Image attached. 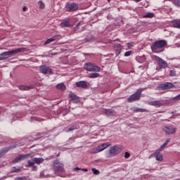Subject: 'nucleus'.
Listing matches in <instances>:
<instances>
[{
    "mask_svg": "<svg viewBox=\"0 0 180 180\" xmlns=\"http://www.w3.org/2000/svg\"><path fill=\"white\" fill-rule=\"evenodd\" d=\"M167 46V41L164 39H161L159 41H156L151 46L150 49L153 53H162L164 50H161V49H164ZM158 50H161L158 51Z\"/></svg>",
    "mask_w": 180,
    "mask_h": 180,
    "instance_id": "f257e3e1",
    "label": "nucleus"
},
{
    "mask_svg": "<svg viewBox=\"0 0 180 180\" xmlns=\"http://www.w3.org/2000/svg\"><path fill=\"white\" fill-rule=\"evenodd\" d=\"M25 51H26V48H18L14 50L3 52L1 53V56L4 60H6L10 56H13V54H18V53H23Z\"/></svg>",
    "mask_w": 180,
    "mask_h": 180,
    "instance_id": "f03ea898",
    "label": "nucleus"
},
{
    "mask_svg": "<svg viewBox=\"0 0 180 180\" xmlns=\"http://www.w3.org/2000/svg\"><path fill=\"white\" fill-rule=\"evenodd\" d=\"M123 149L119 146H114L110 148L109 153L106 155L107 158H110V157H115L117 154H120Z\"/></svg>",
    "mask_w": 180,
    "mask_h": 180,
    "instance_id": "7ed1b4c3",
    "label": "nucleus"
},
{
    "mask_svg": "<svg viewBox=\"0 0 180 180\" xmlns=\"http://www.w3.org/2000/svg\"><path fill=\"white\" fill-rule=\"evenodd\" d=\"M84 69L90 72H99V71H101V68H99V66L89 62L84 64Z\"/></svg>",
    "mask_w": 180,
    "mask_h": 180,
    "instance_id": "20e7f679",
    "label": "nucleus"
},
{
    "mask_svg": "<svg viewBox=\"0 0 180 180\" xmlns=\"http://www.w3.org/2000/svg\"><path fill=\"white\" fill-rule=\"evenodd\" d=\"M141 92H143V89H138L135 94L128 98V102L131 103V102H135V101H139L140 98H141Z\"/></svg>",
    "mask_w": 180,
    "mask_h": 180,
    "instance_id": "39448f33",
    "label": "nucleus"
},
{
    "mask_svg": "<svg viewBox=\"0 0 180 180\" xmlns=\"http://www.w3.org/2000/svg\"><path fill=\"white\" fill-rule=\"evenodd\" d=\"M44 162V158H34L30 160H27L28 167H33L34 169H36L34 164L40 165L41 162Z\"/></svg>",
    "mask_w": 180,
    "mask_h": 180,
    "instance_id": "423d86ee",
    "label": "nucleus"
},
{
    "mask_svg": "<svg viewBox=\"0 0 180 180\" xmlns=\"http://www.w3.org/2000/svg\"><path fill=\"white\" fill-rule=\"evenodd\" d=\"M52 168L55 172H64V165L58 160H55L53 162Z\"/></svg>",
    "mask_w": 180,
    "mask_h": 180,
    "instance_id": "0eeeda50",
    "label": "nucleus"
},
{
    "mask_svg": "<svg viewBox=\"0 0 180 180\" xmlns=\"http://www.w3.org/2000/svg\"><path fill=\"white\" fill-rule=\"evenodd\" d=\"M159 91H166L167 89H171L172 88H175V84L171 82H166L165 84H162L158 86Z\"/></svg>",
    "mask_w": 180,
    "mask_h": 180,
    "instance_id": "6e6552de",
    "label": "nucleus"
},
{
    "mask_svg": "<svg viewBox=\"0 0 180 180\" xmlns=\"http://www.w3.org/2000/svg\"><path fill=\"white\" fill-rule=\"evenodd\" d=\"M155 60H156L160 68H162V69L168 68V63H167V61H165L164 59L158 56H155Z\"/></svg>",
    "mask_w": 180,
    "mask_h": 180,
    "instance_id": "1a4fd4ad",
    "label": "nucleus"
},
{
    "mask_svg": "<svg viewBox=\"0 0 180 180\" xmlns=\"http://www.w3.org/2000/svg\"><path fill=\"white\" fill-rule=\"evenodd\" d=\"M162 130L163 131H165L167 136H169V134H174V133H176V129L171 126H169V127L163 126Z\"/></svg>",
    "mask_w": 180,
    "mask_h": 180,
    "instance_id": "9d476101",
    "label": "nucleus"
},
{
    "mask_svg": "<svg viewBox=\"0 0 180 180\" xmlns=\"http://www.w3.org/2000/svg\"><path fill=\"white\" fill-rule=\"evenodd\" d=\"M148 105H150V106H155L156 108H160V106H164V105H165V101L155 100L153 101H149Z\"/></svg>",
    "mask_w": 180,
    "mask_h": 180,
    "instance_id": "9b49d317",
    "label": "nucleus"
},
{
    "mask_svg": "<svg viewBox=\"0 0 180 180\" xmlns=\"http://www.w3.org/2000/svg\"><path fill=\"white\" fill-rule=\"evenodd\" d=\"M29 157H32V153L20 155L13 160V162L15 164V162H19V161H23V160H26V158H29Z\"/></svg>",
    "mask_w": 180,
    "mask_h": 180,
    "instance_id": "f8f14e48",
    "label": "nucleus"
},
{
    "mask_svg": "<svg viewBox=\"0 0 180 180\" xmlns=\"http://www.w3.org/2000/svg\"><path fill=\"white\" fill-rule=\"evenodd\" d=\"M65 8L67 12H75V11H78V4L77 3H72L68 4Z\"/></svg>",
    "mask_w": 180,
    "mask_h": 180,
    "instance_id": "ddd939ff",
    "label": "nucleus"
},
{
    "mask_svg": "<svg viewBox=\"0 0 180 180\" xmlns=\"http://www.w3.org/2000/svg\"><path fill=\"white\" fill-rule=\"evenodd\" d=\"M39 72H41V74H44V75H46L47 72L51 75L53 74V70L46 65H41L39 67Z\"/></svg>",
    "mask_w": 180,
    "mask_h": 180,
    "instance_id": "4468645a",
    "label": "nucleus"
},
{
    "mask_svg": "<svg viewBox=\"0 0 180 180\" xmlns=\"http://www.w3.org/2000/svg\"><path fill=\"white\" fill-rule=\"evenodd\" d=\"M160 151H161V150H156L154 153L150 155V157H155L156 161L161 162V161H162V153H160Z\"/></svg>",
    "mask_w": 180,
    "mask_h": 180,
    "instance_id": "2eb2a0df",
    "label": "nucleus"
},
{
    "mask_svg": "<svg viewBox=\"0 0 180 180\" xmlns=\"http://www.w3.org/2000/svg\"><path fill=\"white\" fill-rule=\"evenodd\" d=\"M110 146L108 143H103L98 146V148L96 149V150L94 152V154H97V153H101V151H103L105 148H108Z\"/></svg>",
    "mask_w": 180,
    "mask_h": 180,
    "instance_id": "dca6fc26",
    "label": "nucleus"
},
{
    "mask_svg": "<svg viewBox=\"0 0 180 180\" xmlns=\"http://www.w3.org/2000/svg\"><path fill=\"white\" fill-rule=\"evenodd\" d=\"M76 86L77 88H83V89H86V88H88V83L86 81H79L76 82Z\"/></svg>",
    "mask_w": 180,
    "mask_h": 180,
    "instance_id": "f3484780",
    "label": "nucleus"
},
{
    "mask_svg": "<svg viewBox=\"0 0 180 180\" xmlns=\"http://www.w3.org/2000/svg\"><path fill=\"white\" fill-rule=\"evenodd\" d=\"M122 49H123V47L122 46V45H120V44H117L114 46V49L116 53V56H119V54L122 53Z\"/></svg>",
    "mask_w": 180,
    "mask_h": 180,
    "instance_id": "a211bd4d",
    "label": "nucleus"
},
{
    "mask_svg": "<svg viewBox=\"0 0 180 180\" xmlns=\"http://www.w3.org/2000/svg\"><path fill=\"white\" fill-rule=\"evenodd\" d=\"M69 98L70 99H71V101H73V102H75V103H77V102H79V97L74 94V93L72 92L70 93Z\"/></svg>",
    "mask_w": 180,
    "mask_h": 180,
    "instance_id": "6ab92c4d",
    "label": "nucleus"
},
{
    "mask_svg": "<svg viewBox=\"0 0 180 180\" xmlns=\"http://www.w3.org/2000/svg\"><path fill=\"white\" fill-rule=\"evenodd\" d=\"M34 85H30V86H25V85H22L19 86V89L20 91H30V89H33V88H34Z\"/></svg>",
    "mask_w": 180,
    "mask_h": 180,
    "instance_id": "aec40b11",
    "label": "nucleus"
},
{
    "mask_svg": "<svg viewBox=\"0 0 180 180\" xmlns=\"http://www.w3.org/2000/svg\"><path fill=\"white\" fill-rule=\"evenodd\" d=\"M84 40H85V41H86V42L94 41H95V37H94V35H92V34L89 33V34H87V35L86 36Z\"/></svg>",
    "mask_w": 180,
    "mask_h": 180,
    "instance_id": "412c9836",
    "label": "nucleus"
},
{
    "mask_svg": "<svg viewBox=\"0 0 180 180\" xmlns=\"http://www.w3.org/2000/svg\"><path fill=\"white\" fill-rule=\"evenodd\" d=\"M16 146H13V147H10V148H4L0 150V157H4V154H6V153H8V151H9V150H11V148H15Z\"/></svg>",
    "mask_w": 180,
    "mask_h": 180,
    "instance_id": "4be33fe9",
    "label": "nucleus"
},
{
    "mask_svg": "<svg viewBox=\"0 0 180 180\" xmlns=\"http://www.w3.org/2000/svg\"><path fill=\"white\" fill-rule=\"evenodd\" d=\"M60 26L61 27H70V26H71V25L70 24V19L66 18L65 20H63L60 23Z\"/></svg>",
    "mask_w": 180,
    "mask_h": 180,
    "instance_id": "5701e85b",
    "label": "nucleus"
},
{
    "mask_svg": "<svg viewBox=\"0 0 180 180\" xmlns=\"http://www.w3.org/2000/svg\"><path fill=\"white\" fill-rule=\"evenodd\" d=\"M56 89H59V91H65V89H67V86L64 83H58L56 84Z\"/></svg>",
    "mask_w": 180,
    "mask_h": 180,
    "instance_id": "b1692460",
    "label": "nucleus"
},
{
    "mask_svg": "<svg viewBox=\"0 0 180 180\" xmlns=\"http://www.w3.org/2000/svg\"><path fill=\"white\" fill-rule=\"evenodd\" d=\"M105 113L107 115V116H113V115H116V111L112 109H105Z\"/></svg>",
    "mask_w": 180,
    "mask_h": 180,
    "instance_id": "393cba45",
    "label": "nucleus"
},
{
    "mask_svg": "<svg viewBox=\"0 0 180 180\" xmlns=\"http://www.w3.org/2000/svg\"><path fill=\"white\" fill-rule=\"evenodd\" d=\"M130 110H132V112H146V109L139 108L137 107H131Z\"/></svg>",
    "mask_w": 180,
    "mask_h": 180,
    "instance_id": "a878e982",
    "label": "nucleus"
},
{
    "mask_svg": "<svg viewBox=\"0 0 180 180\" xmlns=\"http://www.w3.org/2000/svg\"><path fill=\"white\" fill-rule=\"evenodd\" d=\"M81 26V22H78L75 27V32L76 33H79V32H82V27H79Z\"/></svg>",
    "mask_w": 180,
    "mask_h": 180,
    "instance_id": "bb28decb",
    "label": "nucleus"
},
{
    "mask_svg": "<svg viewBox=\"0 0 180 180\" xmlns=\"http://www.w3.org/2000/svg\"><path fill=\"white\" fill-rule=\"evenodd\" d=\"M173 27L180 29V20H176L174 21Z\"/></svg>",
    "mask_w": 180,
    "mask_h": 180,
    "instance_id": "cd10ccee",
    "label": "nucleus"
},
{
    "mask_svg": "<svg viewBox=\"0 0 180 180\" xmlns=\"http://www.w3.org/2000/svg\"><path fill=\"white\" fill-rule=\"evenodd\" d=\"M37 4L39 5V9H44L46 8V4L44 2H43V1H39Z\"/></svg>",
    "mask_w": 180,
    "mask_h": 180,
    "instance_id": "c85d7f7f",
    "label": "nucleus"
},
{
    "mask_svg": "<svg viewBox=\"0 0 180 180\" xmlns=\"http://www.w3.org/2000/svg\"><path fill=\"white\" fill-rule=\"evenodd\" d=\"M143 18L151 19V18H154V13H147Z\"/></svg>",
    "mask_w": 180,
    "mask_h": 180,
    "instance_id": "c756f323",
    "label": "nucleus"
},
{
    "mask_svg": "<svg viewBox=\"0 0 180 180\" xmlns=\"http://www.w3.org/2000/svg\"><path fill=\"white\" fill-rule=\"evenodd\" d=\"M21 169L20 167H13L11 169V172H20Z\"/></svg>",
    "mask_w": 180,
    "mask_h": 180,
    "instance_id": "7c9ffc66",
    "label": "nucleus"
},
{
    "mask_svg": "<svg viewBox=\"0 0 180 180\" xmlns=\"http://www.w3.org/2000/svg\"><path fill=\"white\" fill-rule=\"evenodd\" d=\"M53 41H56V38L52 37L48 39L45 42L44 44H50V43H53Z\"/></svg>",
    "mask_w": 180,
    "mask_h": 180,
    "instance_id": "2f4dec72",
    "label": "nucleus"
},
{
    "mask_svg": "<svg viewBox=\"0 0 180 180\" xmlns=\"http://www.w3.org/2000/svg\"><path fill=\"white\" fill-rule=\"evenodd\" d=\"M98 77H99V73H96V72L91 73L89 75V78H98Z\"/></svg>",
    "mask_w": 180,
    "mask_h": 180,
    "instance_id": "473e14b6",
    "label": "nucleus"
},
{
    "mask_svg": "<svg viewBox=\"0 0 180 180\" xmlns=\"http://www.w3.org/2000/svg\"><path fill=\"white\" fill-rule=\"evenodd\" d=\"M172 102H178L180 101V94L172 99Z\"/></svg>",
    "mask_w": 180,
    "mask_h": 180,
    "instance_id": "72a5a7b5",
    "label": "nucleus"
},
{
    "mask_svg": "<svg viewBox=\"0 0 180 180\" xmlns=\"http://www.w3.org/2000/svg\"><path fill=\"white\" fill-rule=\"evenodd\" d=\"M170 77H176V71L175 70H172L169 71Z\"/></svg>",
    "mask_w": 180,
    "mask_h": 180,
    "instance_id": "f704fd0d",
    "label": "nucleus"
},
{
    "mask_svg": "<svg viewBox=\"0 0 180 180\" xmlns=\"http://www.w3.org/2000/svg\"><path fill=\"white\" fill-rule=\"evenodd\" d=\"M172 4H174L175 5V6L180 7V0H173Z\"/></svg>",
    "mask_w": 180,
    "mask_h": 180,
    "instance_id": "c9c22d12",
    "label": "nucleus"
},
{
    "mask_svg": "<svg viewBox=\"0 0 180 180\" xmlns=\"http://www.w3.org/2000/svg\"><path fill=\"white\" fill-rule=\"evenodd\" d=\"M91 170L94 172V175H99V170L96 169V168H92Z\"/></svg>",
    "mask_w": 180,
    "mask_h": 180,
    "instance_id": "e433bc0d",
    "label": "nucleus"
},
{
    "mask_svg": "<svg viewBox=\"0 0 180 180\" xmlns=\"http://www.w3.org/2000/svg\"><path fill=\"white\" fill-rule=\"evenodd\" d=\"M168 143H169V139H167L165 141L164 144L161 146V148H165V147H167V146H168Z\"/></svg>",
    "mask_w": 180,
    "mask_h": 180,
    "instance_id": "4c0bfd02",
    "label": "nucleus"
},
{
    "mask_svg": "<svg viewBox=\"0 0 180 180\" xmlns=\"http://www.w3.org/2000/svg\"><path fill=\"white\" fill-rule=\"evenodd\" d=\"M131 53H133L131 51H128L125 52L124 57H129V56H131Z\"/></svg>",
    "mask_w": 180,
    "mask_h": 180,
    "instance_id": "58836bf2",
    "label": "nucleus"
},
{
    "mask_svg": "<svg viewBox=\"0 0 180 180\" xmlns=\"http://www.w3.org/2000/svg\"><path fill=\"white\" fill-rule=\"evenodd\" d=\"M74 130H77V127H70L66 131H72Z\"/></svg>",
    "mask_w": 180,
    "mask_h": 180,
    "instance_id": "ea45409f",
    "label": "nucleus"
},
{
    "mask_svg": "<svg viewBox=\"0 0 180 180\" xmlns=\"http://www.w3.org/2000/svg\"><path fill=\"white\" fill-rule=\"evenodd\" d=\"M124 158H130V153H129V152H125V153H124Z\"/></svg>",
    "mask_w": 180,
    "mask_h": 180,
    "instance_id": "a19ab883",
    "label": "nucleus"
},
{
    "mask_svg": "<svg viewBox=\"0 0 180 180\" xmlns=\"http://www.w3.org/2000/svg\"><path fill=\"white\" fill-rule=\"evenodd\" d=\"M73 171H81V168L77 167L73 169Z\"/></svg>",
    "mask_w": 180,
    "mask_h": 180,
    "instance_id": "79ce46f5",
    "label": "nucleus"
},
{
    "mask_svg": "<svg viewBox=\"0 0 180 180\" xmlns=\"http://www.w3.org/2000/svg\"><path fill=\"white\" fill-rule=\"evenodd\" d=\"M81 170L84 171V172H88V169L86 168L81 169Z\"/></svg>",
    "mask_w": 180,
    "mask_h": 180,
    "instance_id": "37998d69",
    "label": "nucleus"
},
{
    "mask_svg": "<svg viewBox=\"0 0 180 180\" xmlns=\"http://www.w3.org/2000/svg\"><path fill=\"white\" fill-rule=\"evenodd\" d=\"M26 9H27V8H26V6H24V7L22 8L23 12H26Z\"/></svg>",
    "mask_w": 180,
    "mask_h": 180,
    "instance_id": "c03bdc74",
    "label": "nucleus"
},
{
    "mask_svg": "<svg viewBox=\"0 0 180 180\" xmlns=\"http://www.w3.org/2000/svg\"><path fill=\"white\" fill-rule=\"evenodd\" d=\"M4 60V58L1 56V55L0 54V60Z\"/></svg>",
    "mask_w": 180,
    "mask_h": 180,
    "instance_id": "a18cd8bd",
    "label": "nucleus"
},
{
    "mask_svg": "<svg viewBox=\"0 0 180 180\" xmlns=\"http://www.w3.org/2000/svg\"><path fill=\"white\" fill-rule=\"evenodd\" d=\"M127 46H128V47H131V44H130V43H128V44H127Z\"/></svg>",
    "mask_w": 180,
    "mask_h": 180,
    "instance_id": "49530a36",
    "label": "nucleus"
},
{
    "mask_svg": "<svg viewBox=\"0 0 180 180\" xmlns=\"http://www.w3.org/2000/svg\"><path fill=\"white\" fill-rule=\"evenodd\" d=\"M135 1V2H140V1H141V0H134Z\"/></svg>",
    "mask_w": 180,
    "mask_h": 180,
    "instance_id": "de8ad7c7",
    "label": "nucleus"
},
{
    "mask_svg": "<svg viewBox=\"0 0 180 180\" xmlns=\"http://www.w3.org/2000/svg\"><path fill=\"white\" fill-rule=\"evenodd\" d=\"M24 144H25V143L20 144V146H23Z\"/></svg>",
    "mask_w": 180,
    "mask_h": 180,
    "instance_id": "09e8293b",
    "label": "nucleus"
},
{
    "mask_svg": "<svg viewBox=\"0 0 180 180\" xmlns=\"http://www.w3.org/2000/svg\"><path fill=\"white\" fill-rule=\"evenodd\" d=\"M108 2H109V0H108Z\"/></svg>",
    "mask_w": 180,
    "mask_h": 180,
    "instance_id": "8fccbe9b",
    "label": "nucleus"
}]
</instances>
